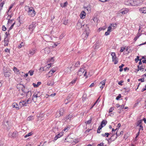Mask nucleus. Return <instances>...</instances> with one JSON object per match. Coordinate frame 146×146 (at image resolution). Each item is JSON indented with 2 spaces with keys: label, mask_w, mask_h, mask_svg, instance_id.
Listing matches in <instances>:
<instances>
[{
  "label": "nucleus",
  "mask_w": 146,
  "mask_h": 146,
  "mask_svg": "<svg viewBox=\"0 0 146 146\" xmlns=\"http://www.w3.org/2000/svg\"><path fill=\"white\" fill-rule=\"evenodd\" d=\"M28 14L31 17H34L35 16L36 12L34 10V8L32 7H28Z\"/></svg>",
  "instance_id": "obj_1"
},
{
  "label": "nucleus",
  "mask_w": 146,
  "mask_h": 146,
  "mask_svg": "<svg viewBox=\"0 0 146 146\" xmlns=\"http://www.w3.org/2000/svg\"><path fill=\"white\" fill-rule=\"evenodd\" d=\"M18 134L17 132L15 131L12 133L11 132H9L8 135L9 137L15 138L17 136Z\"/></svg>",
  "instance_id": "obj_2"
},
{
  "label": "nucleus",
  "mask_w": 146,
  "mask_h": 146,
  "mask_svg": "<svg viewBox=\"0 0 146 146\" xmlns=\"http://www.w3.org/2000/svg\"><path fill=\"white\" fill-rule=\"evenodd\" d=\"M36 24L35 22H32L29 26V29L33 31L36 26Z\"/></svg>",
  "instance_id": "obj_3"
},
{
  "label": "nucleus",
  "mask_w": 146,
  "mask_h": 146,
  "mask_svg": "<svg viewBox=\"0 0 146 146\" xmlns=\"http://www.w3.org/2000/svg\"><path fill=\"white\" fill-rule=\"evenodd\" d=\"M17 88H21V90L24 93H26L28 91H26L25 90V86L23 84H17Z\"/></svg>",
  "instance_id": "obj_4"
},
{
  "label": "nucleus",
  "mask_w": 146,
  "mask_h": 146,
  "mask_svg": "<svg viewBox=\"0 0 146 146\" xmlns=\"http://www.w3.org/2000/svg\"><path fill=\"white\" fill-rule=\"evenodd\" d=\"M19 105L21 107H22L24 106H27V104L25 102V101L23 100L19 102Z\"/></svg>",
  "instance_id": "obj_5"
},
{
  "label": "nucleus",
  "mask_w": 146,
  "mask_h": 146,
  "mask_svg": "<svg viewBox=\"0 0 146 146\" xmlns=\"http://www.w3.org/2000/svg\"><path fill=\"white\" fill-rule=\"evenodd\" d=\"M139 11L142 13H146V7H143L139 9Z\"/></svg>",
  "instance_id": "obj_6"
},
{
  "label": "nucleus",
  "mask_w": 146,
  "mask_h": 146,
  "mask_svg": "<svg viewBox=\"0 0 146 146\" xmlns=\"http://www.w3.org/2000/svg\"><path fill=\"white\" fill-rule=\"evenodd\" d=\"M12 106L13 108H15L17 110H18L19 109V105L16 102H14L13 103Z\"/></svg>",
  "instance_id": "obj_7"
},
{
  "label": "nucleus",
  "mask_w": 146,
  "mask_h": 146,
  "mask_svg": "<svg viewBox=\"0 0 146 146\" xmlns=\"http://www.w3.org/2000/svg\"><path fill=\"white\" fill-rule=\"evenodd\" d=\"M38 98L36 95V94H33L32 97V100L34 102H35L37 100V98Z\"/></svg>",
  "instance_id": "obj_8"
},
{
  "label": "nucleus",
  "mask_w": 146,
  "mask_h": 146,
  "mask_svg": "<svg viewBox=\"0 0 146 146\" xmlns=\"http://www.w3.org/2000/svg\"><path fill=\"white\" fill-rule=\"evenodd\" d=\"M86 15V13L84 11H82L80 14V17L81 19H84Z\"/></svg>",
  "instance_id": "obj_9"
},
{
  "label": "nucleus",
  "mask_w": 146,
  "mask_h": 146,
  "mask_svg": "<svg viewBox=\"0 0 146 146\" xmlns=\"http://www.w3.org/2000/svg\"><path fill=\"white\" fill-rule=\"evenodd\" d=\"M82 27V24L80 22H78L76 26V28L77 29H80Z\"/></svg>",
  "instance_id": "obj_10"
},
{
  "label": "nucleus",
  "mask_w": 146,
  "mask_h": 146,
  "mask_svg": "<svg viewBox=\"0 0 146 146\" xmlns=\"http://www.w3.org/2000/svg\"><path fill=\"white\" fill-rule=\"evenodd\" d=\"M54 84L53 80L48 81L47 83V85L49 86H52Z\"/></svg>",
  "instance_id": "obj_11"
},
{
  "label": "nucleus",
  "mask_w": 146,
  "mask_h": 146,
  "mask_svg": "<svg viewBox=\"0 0 146 146\" xmlns=\"http://www.w3.org/2000/svg\"><path fill=\"white\" fill-rule=\"evenodd\" d=\"M107 123V121L106 120H103L102 121L101 125L103 127L105 126Z\"/></svg>",
  "instance_id": "obj_12"
},
{
  "label": "nucleus",
  "mask_w": 146,
  "mask_h": 146,
  "mask_svg": "<svg viewBox=\"0 0 146 146\" xmlns=\"http://www.w3.org/2000/svg\"><path fill=\"white\" fill-rule=\"evenodd\" d=\"M134 6H137L140 4V2L139 0H134Z\"/></svg>",
  "instance_id": "obj_13"
},
{
  "label": "nucleus",
  "mask_w": 146,
  "mask_h": 146,
  "mask_svg": "<svg viewBox=\"0 0 146 146\" xmlns=\"http://www.w3.org/2000/svg\"><path fill=\"white\" fill-rule=\"evenodd\" d=\"M111 54L112 56V60H113L114 59L117 58L116 57L115 53V52H112L111 53Z\"/></svg>",
  "instance_id": "obj_14"
},
{
  "label": "nucleus",
  "mask_w": 146,
  "mask_h": 146,
  "mask_svg": "<svg viewBox=\"0 0 146 146\" xmlns=\"http://www.w3.org/2000/svg\"><path fill=\"white\" fill-rule=\"evenodd\" d=\"M41 82H37V84H36L35 83H33V85L35 88H36L38 87L41 84Z\"/></svg>",
  "instance_id": "obj_15"
},
{
  "label": "nucleus",
  "mask_w": 146,
  "mask_h": 146,
  "mask_svg": "<svg viewBox=\"0 0 146 146\" xmlns=\"http://www.w3.org/2000/svg\"><path fill=\"white\" fill-rule=\"evenodd\" d=\"M83 26L84 28L83 30L85 31H87L89 30V28L87 25H83Z\"/></svg>",
  "instance_id": "obj_16"
},
{
  "label": "nucleus",
  "mask_w": 146,
  "mask_h": 146,
  "mask_svg": "<svg viewBox=\"0 0 146 146\" xmlns=\"http://www.w3.org/2000/svg\"><path fill=\"white\" fill-rule=\"evenodd\" d=\"M77 78H74V79L69 83L70 85H72L75 84L77 81Z\"/></svg>",
  "instance_id": "obj_17"
},
{
  "label": "nucleus",
  "mask_w": 146,
  "mask_h": 146,
  "mask_svg": "<svg viewBox=\"0 0 146 146\" xmlns=\"http://www.w3.org/2000/svg\"><path fill=\"white\" fill-rule=\"evenodd\" d=\"M44 51L45 53L48 54L50 52V49L48 47H46L44 49Z\"/></svg>",
  "instance_id": "obj_18"
},
{
  "label": "nucleus",
  "mask_w": 146,
  "mask_h": 146,
  "mask_svg": "<svg viewBox=\"0 0 146 146\" xmlns=\"http://www.w3.org/2000/svg\"><path fill=\"white\" fill-rule=\"evenodd\" d=\"M138 66H139V68L140 69V70L143 71L144 69L145 66V65H138Z\"/></svg>",
  "instance_id": "obj_19"
},
{
  "label": "nucleus",
  "mask_w": 146,
  "mask_h": 146,
  "mask_svg": "<svg viewBox=\"0 0 146 146\" xmlns=\"http://www.w3.org/2000/svg\"><path fill=\"white\" fill-rule=\"evenodd\" d=\"M6 38H5L4 39V42H5L4 46H7L8 45V43L9 42V39H8L6 40Z\"/></svg>",
  "instance_id": "obj_20"
},
{
  "label": "nucleus",
  "mask_w": 146,
  "mask_h": 146,
  "mask_svg": "<svg viewBox=\"0 0 146 146\" xmlns=\"http://www.w3.org/2000/svg\"><path fill=\"white\" fill-rule=\"evenodd\" d=\"M33 134V132L31 131V132L28 133L27 134H26L24 136V137H25V138H26L27 137H28L29 136Z\"/></svg>",
  "instance_id": "obj_21"
},
{
  "label": "nucleus",
  "mask_w": 146,
  "mask_h": 146,
  "mask_svg": "<svg viewBox=\"0 0 146 146\" xmlns=\"http://www.w3.org/2000/svg\"><path fill=\"white\" fill-rule=\"evenodd\" d=\"M10 74L9 72H4V76L5 77H9L10 76Z\"/></svg>",
  "instance_id": "obj_22"
},
{
  "label": "nucleus",
  "mask_w": 146,
  "mask_h": 146,
  "mask_svg": "<svg viewBox=\"0 0 146 146\" xmlns=\"http://www.w3.org/2000/svg\"><path fill=\"white\" fill-rule=\"evenodd\" d=\"M131 0H127L125 1V5H131Z\"/></svg>",
  "instance_id": "obj_23"
},
{
  "label": "nucleus",
  "mask_w": 146,
  "mask_h": 146,
  "mask_svg": "<svg viewBox=\"0 0 146 146\" xmlns=\"http://www.w3.org/2000/svg\"><path fill=\"white\" fill-rule=\"evenodd\" d=\"M72 67H68L67 68V70L66 71H65V72H66V73H70L71 71V69Z\"/></svg>",
  "instance_id": "obj_24"
},
{
  "label": "nucleus",
  "mask_w": 146,
  "mask_h": 146,
  "mask_svg": "<svg viewBox=\"0 0 146 146\" xmlns=\"http://www.w3.org/2000/svg\"><path fill=\"white\" fill-rule=\"evenodd\" d=\"M31 95V92L30 91H28L26 93V97L27 98L30 97Z\"/></svg>",
  "instance_id": "obj_25"
},
{
  "label": "nucleus",
  "mask_w": 146,
  "mask_h": 146,
  "mask_svg": "<svg viewBox=\"0 0 146 146\" xmlns=\"http://www.w3.org/2000/svg\"><path fill=\"white\" fill-rule=\"evenodd\" d=\"M72 117V115H69L68 116L66 117V118L65 119H66V120H68V121H70V120L71 118Z\"/></svg>",
  "instance_id": "obj_26"
},
{
  "label": "nucleus",
  "mask_w": 146,
  "mask_h": 146,
  "mask_svg": "<svg viewBox=\"0 0 146 146\" xmlns=\"http://www.w3.org/2000/svg\"><path fill=\"white\" fill-rule=\"evenodd\" d=\"M85 71V70L84 68H81L78 71L79 72H81L80 74H82Z\"/></svg>",
  "instance_id": "obj_27"
},
{
  "label": "nucleus",
  "mask_w": 146,
  "mask_h": 146,
  "mask_svg": "<svg viewBox=\"0 0 146 146\" xmlns=\"http://www.w3.org/2000/svg\"><path fill=\"white\" fill-rule=\"evenodd\" d=\"M71 139H72L69 137V135L65 139V140L67 142H70L71 141Z\"/></svg>",
  "instance_id": "obj_28"
},
{
  "label": "nucleus",
  "mask_w": 146,
  "mask_h": 146,
  "mask_svg": "<svg viewBox=\"0 0 146 146\" xmlns=\"http://www.w3.org/2000/svg\"><path fill=\"white\" fill-rule=\"evenodd\" d=\"M141 35L140 34V33H138L136 36L134 38V41H136L137 40V39Z\"/></svg>",
  "instance_id": "obj_29"
},
{
  "label": "nucleus",
  "mask_w": 146,
  "mask_h": 146,
  "mask_svg": "<svg viewBox=\"0 0 146 146\" xmlns=\"http://www.w3.org/2000/svg\"><path fill=\"white\" fill-rule=\"evenodd\" d=\"M82 35L83 36H84V35L85 36V37L84 38V39H86L87 38V37L88 36V34L87 33L85 32V33H84H84L82 34Z\"/></svg>",
  "instance_id": "obj_30"
},
{
  "label": "nucleus",
  "mask_w": 146,
  "mask_h": 146,
  "mask_svg": "<svg viewBox=\"0 0 146 146\" xmlns=\"http://www.w3.org/2000/svg\"><path fill=\"white\" fill-rule=\"evenodd\" d=\"M35 94H36L38 97H40V96H41L42 94L41 93H40L39 92H36L35 93Z\"/></svg>",
  "instance_id": "obj_31"
},
{
  "label": "nucleus",
  "mask_w": 146,
  "mask_h": 146,
  "mask_svg": "<svg viewBox=\"0 0 146 146\" xmlns=\"http://www.w3.org/2000/svg\"><path fill=\"white\" fill-rule=\"evenodd\" d=\"M128 11L129 10L128 9H125L124 10L122 11L121 13L122 14H125L127 13Z\"/></svg>",
  "instance_id": "obj_32"
},
{
  "label": "nucleus",
  "mask_w": 146,
  "mask_h": 146,
  "mask_svg": "<svg viewBox=\"0 0 146 146\" xmlns=\"http://www.w3.org/2000/svg\"><path fill=\"white\" fill-rule=\"evenodd\" d=\"M70 129V126L68 125L64 128V131H67Z\"/></svg>",
  "instance_id": "obj_33"
},
{
  "label": "nucleus",
  "mask_w": 146,
  "mask_h": 146,
  "mask_svg": "<svg viewBox=\"0 0 146 146\" xmlns=\"http://www.w3.org/2000/svg\"><path fill=\"white\" fill-rule=\"evenodd\" d=\"M113 62H114V64H115L117 63L118 62V58H115V59H114V60H112Z\"/></svg>",
  "instance_id": "obj_34"
},
{
  "label": "nucleus",
  "mask_w": 146,
  "mask_h": 146,
  "mask_svg": "<svg viewBox=\"0 0 146 146\" xmlns=\"http://www.w3.org/2000/svg\"><path fill=\"white\" fill-rule=\"evenodd\" d=\"M142 119L138 120L137 121V126H139L140 124L142 123Z\"/></svg>",
  "instance_id": "obj_35"
},
{
  "label": "nucleus",
  "mask_w": 146,
  "mask_h": 146,
  "mask_svg": "<svg viewBox=\"0 0 146 146\" xmlns=\"http://www.w3.org/2000/svg\"><path fill=\"white\" fill-rule=\"evenodd\" d=\"M14 4L13 3L9 7V9H8L7 12V13H8V12H9V10H10L13 8V7L14 6Z\"/></svg>",
  "instance_id": "obj_36"
},
{
  "label": "nucleus",
  "mask_w": 146,
  "mask_h": 146,
  "mask_svg": "<svg viewBox=\"0 0 146 146\" xmlns=\"http://www.w3.org/2000/svg\"><path fill=\"white\" fill-rule=\"evenodd\" d=\"M13 70L15 72H16L17 73L19 71V70L15 67H13Z\"/></svg>",
  "instance_id": "obj_37"
},
{
  "label": "nucleus",
  "mask_w": 146,
  "mask_h": 146,
  "mask_svg": "<svg viewBox=\"0 0 146 146\" xmlns=\"http://www.w3.org/2000/svg\"><path fill=\"white\" fill-rule=\"evenodd\" d=\"M15 24V22H14V23L13 24H12V25L11 26V27H10V28H9V31L10 30H11V29H13V26H14V25Z\"/></svg>",
  "instance_id": "obj_38"
},
{
  "label": "nucleus",
  "mask_w": 146,
  "mask_h": 146,
  "mask_svg": "<svg viewBox=\"0 0 146 146\" xmlns=\"http://www.w3.org/2000/svg\"><path fill=\"white\" fill-rule=\"evenodd\" d=\"M34 72V71H33L32 70H30L29 71V74L30 76H32L33 75Z\"/></svg>",
  "instance_id": "obj_39"
},
{
  "label": "nucleus",
  "mask_w": 146,
  "mask_h": 146,
  "mask_svg": "<svg viewBox=\"0 0 146 146\" xmlns=\"http://www.w3.org/2000/svg\"><path fill=\"white\" fill-rule=\"evenodd\" d=\"M106 80H102L100 84H101L102 85L105 86Z\"/></svg>",
  "instance_id": "obj_40"
},
{
  "label": "nucleus",
  "mask_w": 146,
  "mask_h": 146,
  "mask_svg": "<svg viewBox=\"0 0 146 146\" xmlns=\"http://www.w3.org/2000/svg\"><path fill=\"white\" fill-rule=\"evenodd\" d=\"M7 19L8 20V23H10V24L12 23L13 21V19L10 20V19H9L8 18H7Z\"/></svg>",
  "instance_id": "obj_41"
},
{
  "label": "nucleus",
  "mask_w": 146,
  "mask_h": 146,
  "mask_svg": "<svg viewBox=\"0 0 146 146\" xmlns=\"http://www.w3.org/2000/svg\"><path fill=\"white\" fill-rule=\"evenodd\" d=\"M124 89L125 90V92H128L130 91V89L129 88H124Z\"/></svg>",
  "instance_id": "obj_42"
},
{
  "label": "nucleus",
  "mask_w": 146,
  "mask_h": 146,
  "mask_svg": "<svg viewBox=\"0 0 146 146\" xmlns=\"http://www.w3.org/2000/svg\"><path fill=\"white\" fill-rule=\"evenodd\" d=\"M80 64V62H77L75 64V66L76 67H78L79 66Z\"/></svg>",
  "instance_id": "obj_43"
},
{
  "label": "nucleus",
  "mask_w": 146,
  "mask_h": 146,
  "mask_svg": "<svg viewBox=\"0 0 146 146\" xmlns=\"http://www.w3.org/2000/svg\"><path fill=\"white\" fill-rule=\"evenodd\" d=\"M25 102L27 103V104H30V103H31V101L30 100V98H28V99L26 101H25Z\"/></svg>",
  "instance_id": "obj_44"
},
{
  "label": "nucleus",
  "mask_w": 146,
  "mask_h": 146,
  "mask_svg": "<svg viewBox=\"0 0 146 146\" xmlns=\"http://www.w3.org/2000/svg\"><path fill=\"white\" fill-rule=\"evenodd\" d=\"M5 3L4 1H3L0 4V7L2 8Z\"/></svg>",
  "instance_id": "obj_45"
},
{
  "label": "nucleus",
  "mask_w": 146,
  "mask_h": 146,
  "mask_svg": "<svg viewBox=\"0 0 146 146\" xmlns=\"http://www.w3.org/2000/svg\"><path fill=\"white\" fill-rule=\"evenodd\" d=\"M35 53V50H32V51H30L29 54L31 55H33Z\"/></svg>",
  "instance_id": "obj_46"
},
{
  "label": "nucleus",
  "mask_w": 146,
  "mask_h": 146,
  "mask_svg": "<svg viewBox=\"0 0 146 146\" xmlns=\"http://www.w3.org/2000/svg\"><path fill=\"white\" fill-rule=\"evenodd\" d=\"M63 134L62 133H60L58 134L57 135L58 137V138L61 137L62 135H63Z\"/></svg>",
  "instance_id": "obj_47"
},
{
  "label": "nucleus",
  "mask_w": 146,
  "mask_h": 146,
  "mask_svg": "<svg viewBox=\"0 0 146 146\" xmlns=\"http://www.w3.org/2000/svg\"><path fill=\"white\" fill-rule=\"evenodd\" d=\"M23 42H21V44L18 45V48H21L22 46H23Z\"/></svg>",
  "instance_id": "obj_48"
},
{
  "label": "nucleus",
  "mask_w": 146,
  "mask_h": 146,
  "mask_svg": "<svg viewBox=\"0 0 146 146\" xmlns=\"http://www.w3.org/2000/svg\"><path fill=\"white\" fill-rule=\"evenodd\" d=\"M60 115H63V112H64V111L63 110V109H61L60 110Z\"/></svg>",
  "instance_id": "obj_49"
},
{
  "label": "nucleus",
  "mask_w": 146,
  "mask_h": 146,
  "mask_svg": "<svg viewBox=\"0 0 146 146\" xmlns=\"http://www.w3.org/2000/svg\"><path fill=\"white\" fill-rule=\"evenodd\" d=\"M121 98V94H119L118 96L116 98V100H118L119 99Z\"/></svg>",
  "instance_id": "obj_50"
},
{
  "label": "nucleus",
  "mask_w": 146,
  "mask_h": 146,
  "mask_svg": "<svg viewBox=\"0 0 146 146\" xmlns=\"http://www.w3.org/2000/svg\"><path fill=\"white\" fill-rule=\"evenodd\" d=\"M140 128L139 129V131L141 130H143V127L141 125H139Z\"/></svg>",
  "instance_id": "obj_51"
},
{
  "label": "nucleus",
  "mask_w": 146,
  "mask_h": 146,
  "mask_svg": "<svg viewBox=\"0 0 146 146\" xmlns=\"http://www.w3.org/2000/svg\"><path fill=\"white\" fill-rule=\"evenodd\" d=\"M144 78H142L139 79L138 80L139 81H141V82H144Z\"/></svg>",
  "instance_id": "obj_52"
},
{
  "label": "nucleus",
  "mask_w": 146,
  "mask_h": 146,
  "mask_svg": "<svg viewBox=\"0 0 146 146\" xmlns=\"http://www.w3.org/2000/svg\"><path fill=\"white\" fill-rule=\"evenodd\" d=\"M130 4L131 5L134 6V0H131Z\"/></svg>",
  "instance_id": "obj_53"
},
{
  "label": "nucleus",
  "mask_w": 146,
  "mask_h": 146,
  "mask_svg": "<svg viewBox=\"0 0 146 146\" xmlns=\"http://www.w3.org/2000/svg\"><path fill=\"white\" fill-rule=\"evenodd\" d=\"M2 30L3 31H5L6 30V28L5 26L3 25L2 26Z\"/></svg>",
  "instance_id": "obj_54"
},
{
  "label": "nucleus",
  "mask_w": 146,
  "mask_h": 146,
  "mask_svg": "<svg viewBox=\"0 0 146 146\" xmlns=\"http://www.w3.org/2000/svg\"><path fill=\"white\" fill-rule=\"evenodd\" d=\"M139 56H137V58H135V62H137L138 61V60H139Z\"/></svg>",
  "instance_id": "obj_55"
},
{
  "label": "nucleus",
  "mask_w": 146,
  "mask_h": 146,
  "mask_svg": "<svg viewBox=\"0 0 146 146\" xmlns=\"http://www.w3.org/2000/svg\"><path fill=\"white\" fill-rule=\"evenodd\" d=\"M123 81L122 80H121L119 82H118V84L119 85L122 86V83H123Z\"/></svg>",
  "instance_id": "obj_56"
},
{
  "label": "nucleus",
  "mask_w": 146,
  "mask_h": 146,
  "mask_svg": "<svg viewBox=\"0 0 146 146\" xmlns=\"http://www.w3.org/2000/svg\"><path fill=\"white\" fill-rule=\"evenodd\" d=\"M111 27H113L114 28L116 27V24H112L110 25Z\"/></svg>",
  "instance_id": "obj_57"
},
{
  "label": "nucleus",
  "mask_w": 146,
  "mask_h": 146,
  "mask_svg": "<svg viewBox=\"0 0 146 146\" xmlns=\"http://www.w3.org/2000/svg\"><path fill=\"white\" fill-rule=\"evenodd\" d=\"M50 62H53L54 61V57H52L49 60Z\"/></svg>",
  "instance_id": "obj_58"
},
{
  "label": "nucleus",
  "mask_w": 146,
  "mask_h": 146,
  "mask_svg": "<svg viewBox=\"0 0 146 146\" xmlns=\"http://www.w3.org/2000/svg\"><path fill=\"white\" fill-rule=\"evenodd\" d=\"M110 32L109 31H108L107 30V31L105 32V35H106L107 36L108 35H109L110 34Z\"/></svg>",
  "instance_id": "obj_59"
},
{
  "label": "nucleus",
  "mask_w": 146,
  "mask_h": 146,
  "mask_svg": "<svg viewBox=\"0 0 146 146\" xmlns=\"http://www.w3.org/2000/svg\"><path fill=\"white\" fill-rule=\"evenodd\" d=\"M5 51L6 52H9V53H10V50L7 48L5 49Z\"/></svg>",
  "instance_id": "obj_60"
},
{
  "label": "nucleus",
  "mask_w": 146,
  "mask_h": 146,
  "mask_svg": "<svg viewBox=\"0 0 146 146\" xmlns=\"http://www.w3.org/2000/svg\"><path fill=\"white\" fill-rule=\"evenodd\" d=\"M111 26H109L108 28V31L111 32Z\"/></svg>",
  "instance_id": "obj_61"
},
{
  "label": "nucleus",
  "mask_w": 146,
  "mask_h": 146,
  "mask_svg": "<svg viewBox=\"0 0 146 146\" xmlns=\"http://www.w3.org/2000/svg\"><path fill=\"white\" fill-rule=\"evenodd\" d=\"M125 49V48L124 47H121V49L120 50V51L121 52H122Z\"/></svg>",
  "instance_id": "obj_62"
},
{
  "label": "nucleus",
  "mask_w": 146,
  "mask_h": 146,
  "mask_svg": "<svg viewBox=\"0 0 146 146\" xmlns=\"http://www.w3.org/2000/svg\"><path fill=\"white\" fill-rule=\"evenodd\" d=\"M113 110L114 108L113 107H111L109 110V112H111Z\"/></svg>",
  "instance_id": "obj_63"
},
{
  "label": "nucleus",
  "mask_w": 146,
  "mask_h": 146,
  "mask_svg": "<svg viewBox=\"0 0 146 146\" xmlns=\"http://www.w3.org/2000/svg\"><path fill=\"white\" fill-rule=\"evenodd\" d=\"M3 142L0 140V146H3Z\"/></svg>",
  "instance_id": "obj_64"
}]
</instances>
